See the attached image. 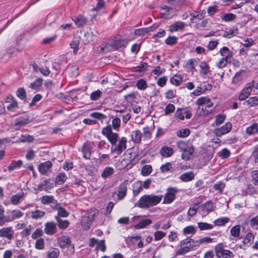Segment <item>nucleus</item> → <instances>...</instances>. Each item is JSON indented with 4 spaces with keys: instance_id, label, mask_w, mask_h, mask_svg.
Instances as JSON below:
<instances>
[{
    "instance_id": "obj_9",
    "label": "nucleus",
    "mask_w": 258,
    "mask_h": 258,
    "mask_svg": "<svg viewBox=\"0 0 258 258\" xmlns=\"http://www.w3.org/2000/svg\"><path fill=\"white\" fill-rule=\"evenodd\" d=\"M128 183V180H125L120 184L117 193V197L119 200H122L126 196Z\"/></svg>"
},
{
    "instance_id": "obj_32",
    "label": "nucleus",
    "mask_w": 258,
    "mask_h": 258,
    "mask_svg": "<svg viewBox=\"0 0 258 258\" xmlns=\"http://www.w3.org/2000/svg\"><path fill=\"white\" fill-rule=\"evenodd\" d=\"M45 215V212L43 211L36 210L31 213V217L34 219H38L42 218Z\"/></svg>"
},
{
    "instance_id": "obj_10",
    "label": "nucleus",
    "mask_w": 258,
    "mask_h": 258,
    "mask_svg": "<svg viewBox=\"0 0 258 258\" xmlns=\"http://www.w3.org/2000/svg\"><path fill=\"white\" fill-rule=\"evenodd\" d=\"M14 231L11 227L3 228L0 229V236L6 237L9 240H11L13 237Z\"/></svg>"
},
{
    "instance_id": "obj_64",
    "label": "nucleus",
    "mask_w": 258,
    "mask_h": 258,
    "mask_svg": "<svg viewBox=\"0 0 258 258\" xmlns=\"http://www.w3.org/2000/svg\"><path fill=\"white\" fill-rule=\"evenodd\" d=\"M252 180L254 185H258V170H254L251 173Z\"/></svg>"
},
{
    "instance_id": "obj_57",
    "label": "nucleus",
    "mask_w": 258,
    "mask_h": 258,
    "mask_svg": "<svg viewBox=\"0 0 258 258\" xmlns=\"http://www.w3.org/2000/svg\"><path fill=\"white\" fill-rule=\"evenodd\" d=\"M17 96L21 99L23 100L26 98V93L25 89L23 88H20L17 91Z\"/></svg>"
},
{
    "instance_id": "obj_40",
    "label": "nucleus",
    "mask_w": 258,
    "mask_h": 258,
    "mask_svg": "<svg viewBox=\"0 0 258 258\" xmlns=\"http://www.w3.org/2000/svg\"><path fill=\"white\" fill-rule=\"evenodd\" d=\"M198 225L201 230H209L213 228V225L205 222H199Z\"/></svg>"
},
{
    "instance_id": "obj_60",
    "label": "nucleus",
    "mask_w": 258,
    "mask_h": 258,
    "mask_svg": "<svg viewBox=\"0 0 258 258\" xmlns=\"http://www.w3.org/2000/svg\"><path fill=\"white\" fill-rule=\"evenodd\" d=\"M253 85L248 84L242 90V92L245 94V96L248 97L251 92Z\"/></svg>"
},
{
    "instance_id": "obj_53",
    "label": "nucleus",
    "mask_w": 258,
    "mask_h": 258,
    "mask_svg": "<svg viewBox=\"0 0 258 258\" xmlns=\"http://www.w3.org/2000/svg\"><path fill=\"white\" fill-rule=\"evenodd\" d=\"M226 115L224 114H218L216 117L215 123L216 125H219L222 124L225 120Z\"/></svg>"
},
{
    "instance_id": "obj_39",
    "label": "nucleus",
    "mask_w": 258,
    "mask_h": 258,
    "mask_svg": "<svg viewBox=\"0 0 258 258\" xmlns=\"http://www.w3.org/2000/svg\"><path fill=\"white\" fill-rule=\"evenodd\" d=\"M34 137L32 136L29 135H22L19 138V140L21 142H32L34 140Z\"/></svg>"
},
{
    "instance_id": "obj_47",
    "label": "nucleus",
    "mask_w": 258,
    "mask_h": 258,
    "mask_svg": "<svg viewBox=\"0 0 258 258\" xmlns=\"http://www.w3.org/2000/svg\"><path fill=\"white\" fill-rule=\"evenodd\" d=\"M69 216V213L62 207H58L57 208V215L56 216H58L62 217H67Z\"/></svg>"
},
{
    "instance_id": "obj_14",
    "label": "nucleus",
    "mask_w": 258,
    "mask_h": 258,
    "mask_svg": "<svg viewBox=\"0 0 258 258\" xmlns=\"http://www.w3.org/2000/svg\"><path fill=\"white\" fill-rule=\"evenodd\" d=\"M180 248L176 251V255H184L186 253L189 251L191 249H192L195 247L197 246L195 245H180Z\"/></svg>"
},
{
    "instance_id": "obj_27",
    "label": "nucleus",
    "mask_w": 258,
    "mask_h": 258,
    "mask_svg": "<svg viewBox=\"0 0 258 258\" xmlns=\"http://www.w3.org/2000/svg\"><path fill=\"white\" fill-rule=\"evenodd\" d=\"M151 223L152 221L150 219H143L135 226V228L136 229L144 228Z\"/></svg>"
},
{
    "instance_id": "obj_55",
    "label": "nucleus",
    "mask_w": 258,
    "mask_h": 258,
    "mask_svg": "<svg viewBox=\"0 0 258 258\" xmlns=\"http://www.w3.org/2000/svg\"><path fill=\"white\" fill-rule=\"evenodd\" d=\"M228 60L229 59H227V56L222 58L217 63V67L220 69L225 67L227 66Z\"/></svg>"
},
{
    "instance_id": "obj_23",
    "label": "nucleus",
    "mask_w": 258,
    "mask_h": 258,
    "mask_svg": "<svg viewBox=\"0 0 258 258\" xmlns=\"http://www.w3.org/2000/svg\"><path fill=\"white\" fill-rule=\"evenodd\" d=\"M41 202L43 204H52L56 205V201L52 196H44L41 199ZM56 207V206H55Z\"/></svg>"
},
{
    "instance_id": "obj_62",
    "label": "nucleus",
    "mask_w": 258,
    "mask_h": 258,
    "mask_svg": "<svg viewBox=\"0 0 258 258\" xmlns=\"http://www.w3.org/2000/svg\"><path fill=\"white\" fill-rule=\"evenodd\" d=\"M121 121L119 117H115L112 121V127L114 129H117L120 125Z\"/></svg>"
},
{
    "instance_id": "obj_19",
    "label": "nucleus",
    "mask_w": 258,
    "mask_h": 258,
    "mask_svg": "<svg viewBox=\"0 0 258 258\" xmlns=\"http://www.w3.org/2000/svg\"><path fill=\"white\" fill-rule=\"evenodd\" d=\"M131 137L132 141L135 143H140L142 139V133L140 130L134 131L132 132Z\"/></svg>"
},
{
    "instance_id": "obj_24",
    "label": "nucleus",
    "mask_w": 258,
    "mask_h": 258,
    "mask_svg": "<svg viewBox=\"0 0 258 258\" xmlns=\"http://www.w3.org/2000/svg\"><path fill=\"white\" fill-rule=\"evenodd\" d=\"M194 177V173L192 172H189L182 174L180 176V179L184 182H188L192 180Z\"/></svg>"
},
{
    "instance_id": "obj_26",
    "label": "nucleus",
    "mask_w": 258,
    "mask_h": 258,
    "mask_svg": "<svg viewBox=\"0 0 258 258\" xmlns=\"http://www.w3.org/2000/svg\"><path fill=\"white\" fill-rule=\"evenodd\" d=\"M24 194L23 192H19L17 195L13 196L11 199V203L13 205H17L20 201L23 198Z\"/></svg>"
},
{
    "instance_id": "obj_61",
    "label": "nucleus",
    "mask_w": 258,
    "mask_h": 258,
    "mask_svg": "<svg viewBox=\"0 0 258 258\" xmlns=\"http://www.w3.org/2000/svg\"><path fill=\"white\" fill-rule=\"evenodd\" d=\"M10 103V104L8 105L7 106V109L9 111H14L16 109L18 108V103L15 100H13V101Z\"/></svg>"
},
{
    "instance_id": "obj_11",
    "label": "nucleus",
    "mask_w": 258,
    "mask_h": 258,
    "mask_svg": "<svg viewBox=\"0 0 258 258\" xmlns=\"http://www.w3.org/2000/svg\"><path fill=\"white\" fill-rule=\"evenodd\" d=\"M56 227L53 222H47L45 225L44 232L48 235H53L56 232Z\"/></svg>"
},
{
    "instance_id": "obj_20",
    "label": "nucleus",
    "mask_w": 258,
    "mask_h": 258,
    "mask_svg": "<svg viewBox=\"0 0 258 258\" xmlns=\"http://www.w3.org/2000/svg\"><path fill=\"white\" fill-rule=\"evenodd\" d=\"M126 42L124 40H117L110 44L111 48L114 50H117L122 47L125 46Z\"/></svg>"
},
{
    "instance_id": "obj_17",
    "label": "nucleus",
    "mask_w": 258,
    "mask_h": 258,
    "mask_svg": "<svg viewBox=\"0 0 258 258\" xmlns=\"http://www.w3.org/2000/svg\"><path fill=\"white\" fill-rule=\"evenodd\" d=\"M73 20L78 27H83L87 22V19L82 15H79Z\"/></svg>"
},
{
    "instance_id": "obj_5",
    "label": "nucleus",
    "mask_w": 258,
    "mask_h": 258,
    "mask_svg": "<svg viewBox=\"0 0 258 258\" xmlns=\"http://www.w3.org/2000/svg\"><path fill=\"white\" fill-rule=\"evenodd\" d=\"M178 192L176 188L169 187L167 189L166 193L165 194L163 204H169L171 203L175 199V194Z\"/></svg>"
},
{
    "instance_id": "obj_41",
    "label": "nucleus",
    "mask_w": 258,
    "mask_h": 258,
    "mask_svg": "<svg viewBox=\"0 0 258 258\" xmlns=\"http://www.w3.org/2000/svg\"><path fill=\"white\" fill-rule=\"evenodd\" d=\"M249 225L253 229H258V215L252 218L249 221Z\"/></svg>"
},
{
    "instance_id": "obj_22",
    "label": "nucleus",
    "mask_w": 258,
    "mask_h": 258,
    "mask_svg": "<svg viewBox=\"0 0 258 258\" xmlns=\"http://www.w3.org/2000/svg\"><path fill=\"white\" fill-rule=\"evenodd\" d=\"M55 219L57 222L58 227L60 229H65L68 227L70 223L68 220H62L58 216H55Z\"/></svg>"
},
{
    "instance_id": "obj_48",
    "label": "nucleus",
    "mask_w": 258,
    "mask_h": 258,
    "mask_svg": "<svg viewBox=\"0 0 258 258\" xmlns=\"http://www.w3.org/2000/svg\"><path fill=\"white\" fill-rule=\"evenodd\" d=\"M229 220V219L227 217H223L219 218L216 220L214 222L216 225L217 226H223L227 223Z\"/></svg>"
},
{
    "instance_id": "obj_35",
    "label": "nucleus",
    "mask_w": 258,
    "mask_h": 258,
    "mask_svg": "<svg viewBox=\"0 0 258 258\" xmlns=\"http://www.w3.org/2000/svg\"><path fill=\"white\" fill-rule=\"evenodd\" d=\"M114 172V169L111 167H107L104 169L101 174V176L103 178H106Z\"/></svg>"
},
{
    "instance_id": "obj_58",
    "label": "nucleus",
    "mask_w": 258,
    "mask_h": 258,
    "mask_svg": "<svg viewBox=\"0 0 258 258\" xmlns=\"http://www.w3.org/2000/svg\"><path fill=\"white\" fill-rule=\"evenodd\" d=\"M90 116L94 118L98 119L103 120L106 118V116L103 113L100 112H93L90 114Z\"/></svg>"
},
{
    "instance_id": "obj_63",
    "label": "nucleus",
    "mask_w": 258,
    "mask_h": 258,
    "mask_svg": "<svg viewBox=\"0 0 258 258\" xmlns=\"http://www.w3.org/2000/svg\"><path fill=\"white\" fill-rule=\"evenodd\" d=\"M248 104H249L250 106H254L258 104V97L254 96L253 97H250L247 101Z\"/></svg>"
},
{
    "instance_id": "obj_30",
    "label": "nucleus",
    "mask_w": 258,
    "mask_h": 258,
    "mask_svg": "<svg viewBox=\"0 0 258 258\" xmlns=\"http://www.w3.org/2000/svg\"><path fill=\"white\" fill-rule=\"evenodd\" d=\"M201 68L200 73L204 75H207L210 72V67L205 61H202L200 64Z\"/></svg>"
},
{
    "instance_id": "obj_54",
    "label": "nucleus",
    "mask_w": 258,
    "mask_h": 258,
    "mask_svg": "<svg viewBox=\"0 0 258 258\" xmlns=\"http://www.w3.org/2000/svg\"><path fill=\"white\" fill-rule=\"evenodd\" d=\"M181 82V78L177 75H175L170 78L171 83L175 86H179Z\"/></svg>"
},
{
    "instance_id": "obj_25",
    "label": "nucleus",
    "mask_w": 258,
    "mask_h": 258,
    "mask_svg": "<svg viewBox=\"0 0 258 258\" xmlns=\"http://www.w3.org/2000/svg\"><path fill=\"white\" fill-rule=\"evenodd\" d=\"M220 54L224 57H227V59H230L233 56V52L230 51L229 48L226 46L222 47L220 50Z\"/></svg>"
},
{
    "instance_id": "obj_44",
    "label": "nucleus",
    "mask_w": 258,
    "mask_h": 258,
    "mask_svg": "<svg viewBox=\"0 0 258 258\" xmlns=\"http://www.w3.org/2000/svg\"><path fill=\"white\" fill-rule=\"evenodd\" d=\"M152 171V168L151 165H146L142 167L141 172L142 174L144 176L149 175Z\"/></svg>"
},
{
    "instance_id": "obj_3",
    "label": "nucleus",
    "mask_w": 258,
    "mask_h": 258,
    "mask_svg": "<svg viewBox=\"0 0 258 258\" xmlns=\"http://www.w3.org/2000/svg\"><path fill=\"white\" fill-rule=\"evenodd\" d=\"M127 140L125 137H122L119 140L117 145H115L111 148V152L117 155H120L126 148Z\"/></svg>"
},
{
    "instance_id": "obj_28",
    "label": "nucleus",
    "mask_w": 258,
    "mask_h": 258,
    "mask_svg": "<svg viewBox=\"0 0 258 258\" xmlns=\"http://www.w3.org/2000/svg\"><path fill=\"white\" fill-rule=\"evenodd\" d=\"M83 157L86 159H90L91 155V148L88 145L84 144L82 148Z\"/></svg>"
},
{
    "instance_id": "obj_50",
    "label": "nucleus",
    "mask_w": 258,
    "mask_h": 258,
    "mask_svg": "<svg viewBox=\"0 0 258 258\" xmlns=\"http://www.w3.org/2000/svg\"><path fill=\"white\" fill-rule=\"evenodd\" d=\"M183 232L184 234H194L196 232V228L194 226H188L183 229Z\"/></svg>"
},
{
    "instance_id": "obj_38",
    "label": "nucleus",
    "mask_w": 258,
    "mask_h": 258,
    "mask_svg": "<svg viewBox=\"0 0 258 258\" xmlns=\"http://www.w3.org/2000/svg\"><path fill=\"white\" fill-rule=\"evenodd\" d=\"M243 73H244V71L242 70L236 73L233 78L232 83L236 84L241 81L243 78L242 74Z\"/></svg>"
},
{
    "instance_id": "obj_2",
    "label": "nucleus",
    "mask_w": 258,
    "mask_h": 258,
    "mask_svg": "<svg viewBox=\"0 0 258 258\" xmlns=\"http://www.w3.org/2000/svg\"><path fill=\"white\" fill-rule=\"evenodd\" d=\"M215 252L217 257L233 258L234 256L232 251L225 249L222 243H219L215 247Z\"/></svg>"
},
{
    "instance_id": "obj_31",
    "label": "nucleus",
    "mask_w": 258,
    "mask_h": 258,
    "mask_svg": "<svg viewBox=\"0 0 258 258\" xmlns=\"http://www.w3.org/2000/svg\"><path fill=\"white\" fill-rule=\"evenodd\" d=\"M246 134L251 135L258 133L257 123H254L251 125L247 127L245 131Z\"/></svg>"
},
{
    "instance_id": "obj_16",
    "label": "nucleus",
    "mask_w": 258,
    "mask_h": 258,
    "mask_svg": "<svg viewBox=\"0 0 258 258\" xmlns=\"http://www.w3.org/2000/svg\"><path fill=\"white\" fill-rule=\"evenodd\" d=\"M185 26V24L184 23L181 21H178L170 26L169 31L171 32H173L178 30H181L184 28Z\"/></svg>"
},
{
    "instance_id": "obj_6",
    "label": "nucleus",
    "mask_w": 258,
    "mask_h": 258,
    "mask_svg": "<svg viewBox=\"0 0 258 258\" xmlns=\"http://www.w3.org/2000/svg\"><path fill=\"white\" fill-rule=\"evenodd\" d=\"M58 245L61 248L71 247L74 250V245L71 243V241L69 237L63 236L57 239ZM74 252V250H73Z\"/></svg>"
},
{
    "instance_id": "obj_37",
    "label": "nucleus",
    "mask_w": 258,
    "mask_h": 258,
    "mask_svg": "<svg viewBox=\"0 0 258 258\" xmlns=\"http://www.w3.org/2000/svg\"><path fill=\"white\" fill-rule=\"evenodd\" d=\"M235 18L236 15L232 13L226 14L221 16V19L226 22L233 21Z\"/></svg>"
},
{
    "instance_id": "obj_4",
    "label": "nucleus",
    "mask_w": 258,
    "mask_h": 258,
    "mask_svg": "<svg viewBox=\"0 0 258 258\" xmlns=\"http://www.w3.org/2000/svg\"><path fill=\"white\" fill-rule=\"evenodd\" d=\"M95 216V212H90L83 217L81 222L84 230H88L90 228Z\"/></svg>"
},
{
    "instance_id": "obj_42",
    "label": "nucleus",
    "mask_w": 258,
    "mask_h": 258,
    "mask_svg": "<svg viewBox=\"0 0 258 258\" xmlns=\"http://www.w3.org/2000/svg\"><path fill=\"white\" fill-rule=\"evenodd\" d=\"M136 86L138 89L141 90H145L147 87V84L144 79H140L137 82Z\"/></svg>"
},
{
    "instance_id": "obj_45",
    "label": "nucleus",
    "mask_w": 258,
    "mask_h": 258,
    "mask_svg": "<svg viewBox=\"0 0 258 258\" xmlns=\"http://www.w3.org/2000/svg\"><path fill=\"white\" fill-rule=\"evenodd\" d=\"M189 134L190 131L187 128L181 129L177 132V136L181 138L186 137Z\"/></svg>"
},
{
    "instance_id": "obj_8",
    "label": "nucleus",
    "mask_w": 258,
    "mask_h": 258,
    "mask_svg": "<svg viewBox=\"0 0 258 258\" xmlns=\"http://www.w3.org/2000/svg\"><path fill=\"white\" fill-rule=\"evenodd\" d=\"M195 151V148L192 145L189 144L185 147V150L182 152L183 153L181 154V158L185 161L189 160L190 156L192 155Z\"/></svg>"
},
{
    "instance_id": "obj_43",
    "label": "nucleus",
    "mask_w": 258,
    "mask_h": 258,
    "mask_svg": "<svg viewBox=\"0 0 258 258\" xmlns=\"http://www.w3.org/2000/svg\"><path fill=\"white\" fill-rule=\"evenodd\" d=\"M59 254V251L57 248H52L47 252V256L49 258H57Z\"/></svg>"
},
{
    "instance_id": "obj_52",
    "label": "nucleus",
    "mask_w": 258,
    "mask_h": 258,
    "mask_svg": "<svg viewBox=\"0 0 258 258\" xmlns=\"http://www.w3.org/2000/svg\"><path fill=\"white\" fill-rule=\"evenodd\" d=\"M240 231V226L237 225L234 227H233L231 230L230 233L234 237H238L239 235Z\"/></svg>"
},
{
    "instance_id": "obj_15",
    "label": "nucleus",
    "mask_w": 258,
    "mask_h": 258,
    "mask_svg": "<svg viewBox=\"0 0 258 258\" xmlns=\"http://www.w3.org/2000/svg\"><path fill=\"white\" fill-rule=\"evenodd\" d=\"M30 122L28 117H20L16 120L14 125L16 126V130H19L21 127L24 126Z\"/></svg>"
},
{
    "instance_id": "obj_29",
    "label": "nucleus",
    "mask_w": 258,
    "mask_h": 258,
    "mask_svg": "<svg viewBox=\"0 0 258 258\" xmlns=\"http://www.w3.org/2000/svg\"><path fill=\"white\" fill-rule=\"evenodd\" d=\"M4 209L2 205H0V226H3L6 222L12 221L10 218H6L4 216Z\"/></svg>"
},
{
    "instance_id": "obj_46",
    "label": "nucleus",
    "mask_w": 258,
    "mask_h": 258,
    "mask_svg": "<svg viewBox=\"0 0 258 258\" xmlns=\"http://www.w3.org/2000/svg\"><path fill=\"white\" fill-rule=\"evenodd\" d=\"M177 37L176 36H169L165 40V43L168 45H174L177 42Z\"/></svg>"
},
{
    "instance_id": "obj_21",
    "label": "nucleus",
    "mask_w": 258,
    "mask_h": 258,
    "mask_svg": "<svg viewBox=\"0 0 258 258\" xmlns=\"http://www.w3.org/2000/svg\"><path fill=\"white\" fill-rule=\"evenodd\" d=\"M173 150L172 148L167 146L163 147L160 151V154L164 157H170L173 154Z\"/></svg>"
},
{
    "instance_id": "obj_49",
    "label": "nucleus",
    "mask_w": 258,
    "mask_h": 258,
    "mask_svg": "<svg viewBox=\"0 0 258 258\" xmlns=\"http://www.w3.org/2000/svg\"><path fill=\"white\" fill-rule=\"evenodd\" d=\"M210 103V99L208 97H202L199 98L197 102V105L199 106L202 105L203 104H206V103Z\"/></svg>"
},
{
    "instance_id": "obj_34",
    "label": "nucleus",
    "mask_w": 258,
    "mask_h": 258,
    "mask_svg": "<svg viewBox=\"0 0 258 258\" xmlns=\"http://www.w3.org/2000/svg\"><path fill=\"white\" fill-rule=\"evenodd\" d=\"M67 178V175L64 173H61L58 175L55 180V183L61 184L63 183Z\"/></svg>"
},
{
    "instance_id": "obj_7",
    "label": "nucleus",
    "mask_w": 258,
    "mask_h": 258,
    "mask_svg": "<svg viewBox=\"0 0 258 258\" xmlns=\"http://www.w3.org/2000/svg\"><path fill=\"white\" fill-rule=\"evenodd\" d=\"M232 124L230 122H227L223 126L216 128L214 133L217 137H221L222 135L228 133L231 130Z\"/></svg>"
},
{
    "instance_id": "obj_33",
    "label": "nucleus",
    "mask_w": 258,
    "mask_h": 258,
    "mask_svg": "<svg viewBox=\"0 0 258 258\" xmlns=\"http://www.w3.org/2000/svg\"><path fill=\"white\" fill-rule=\"evenodd\" d=\"M23 164V162L21 160L17 161H13L11 164L8 166V169L9 171L14 170L16 168H20Z\"/></svg>"
},
{
    "instance_id": "obj_36",
    "label": "nucleus",
    "mask_w": 258,
    "mask_h": 258,
    "mask_svg": "<svg viewBox=\"0 0 258 258\" xmlns=\"http://www.w3.org/2000/svg\"><path fill=\"white\" fill-rule=\"evenodd\" d=\"M118 138V135L113 132L107 137L108 141L113 146L115 145L116 143Z\"/></svg>"
},
{
    "instance_id": "obj_59",
    "label": "nucleus",
    "mask_w": 258,
    "mask_h": 258,
    "mask_svg": "<svg viewBox=\"0 0 258 258\" xmlns=\"http://www.w3.org/2000/svg\"><path fill=\"white\" fill-rule=\"evenodd\" d=\"M42 83V79L39 78L36 80L33 83L30 85V88L33 89H38L41 85Z\"/></svg>"
},
{
    "instance_id": "obj_56",
    "label": "nucleus",
    "mask_w": 258,
    "mask_h": 258,
    "mask_svg": "<svg viewBox=\"0 0 258 258\" xmlns=\"http://www.w3.org/2000/svg\"><path fill=\"white\" fill-rule=\"evenodd\" d=\"M42 185H44V190L45 191L50 189L53 187V183L51 182L50 179L43 181L42 182Z\"/></svg>"
},
{
    "instance_id": "obj_1",
    "label": "nucleus",
    "mask_w": 258,
    "mask_h": 258,
    "mask_svg": "<svg viewBox=\"0 0 258 258\" xmlns=\"http://www.w3.org/2000/svg\"><path fill=\"white\" fill-rule=\"evenodd\" d=\"M163 198L162 195H144L138 202V206L141 208L148 209L158 204Z\"/></svg>"
},
{
    "instance_id": "obj_51",
    "label": "nucleus",
    "mask_w": 258,
    "mask_h": 258,
    "mask_svg": "<svg viewBox=\"0 0 258 258\" xmlns=\"http://www.w3.org/2000/svg\"><path fill=\"white\" fill-rule=\"evenodd\" d=\"M101 95L102 92L100 90H98L91 94L90 98L92 100L96 101L101 97Z\"/></svg>"
},
{
    "instance_id": "obj_18",
    "label": "nucleus",
    "mask_w": 258,
    "mask_h": 258,
    "mask_svg": "<svg viewBox=\"0 0 258 258\" xmlns=\"http://www.w3.org/2000/svg\"><path fill=\"white\" fill-rule=\"evenodd\" d=\"M213 205L211 201H208L201 206H200V209L204 213H208L213 211Z\"/></svg>"
},
{
    "instance_id": "obj_13",
    "label": "nucleus",
    "mask_w": 258,
    "mask_h": 258,
    "mask_svg": "<svg viewBox=\"0 0 258 258\" xmlns=\"http://www.w3.org/2000/svg\"><path fill=\"white\" fill-rule=\"evenodd\" d=\"M52 163L49 161L41 163L39 166V172L43 174H46L52 167Z\"/></svg>"
},
{
    "instance_id": "obj_12",
    "label": "nucleus",
    "mask_w": 258,
    "mask_h": 258,
    "mask_svg": "<svg viewBox=\"0 0 258 258\" xmlns=\"http://www.w3.org/2000/svg\"><path fill=\"white\" fill-rule=\"evenodd\" d=\"M254 237V235L251 233H248L243 240V244L240 245V248L245 249L246 246L250 245L253 241Z\"/></svg>"
}]
</instances>
